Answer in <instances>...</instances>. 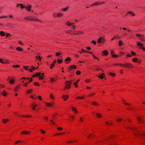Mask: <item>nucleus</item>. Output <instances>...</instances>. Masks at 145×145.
Returning a JSON list of instances; mask_svg holds the SVG:
<instances>
[{
	"instance_id": "nucleus-1",
	"label": "nucleus",
	"mask_w": 145,
	"mask_h": 145,
	"mask_svg": "<svg viewBox=\"0 0 145 145\" xmlns=\"http://www.w3.org/2000/svg\"><path fill=\"white\" fill-rule=\"evenodd\" d=\"M24 18L25 20H26L32 21L40 22H42V21L41 20L37 19L36 17H33L32 16H27L25 17Z\"/></svg>"
},
{
	"instance_id": "nucleus-2",
	"label": "nucleus",
	"mask_w": 145,
	"mask_h": 145,
	"mask_svg": "<svg viewBox=\"0 0 145 145\" xmlns=\"http://www.w3.org/2000/svg\"><path fill=\"white\" fill-rule=\"evenodd\" d=\"M136 37L141 41L145 42V37L144 35L137 34L135 35Z\"/></svg>"
},
{
	"instance_id": "nucleus-3",
	"label": "nucleus",
	"mask_w": 145,
	"mask_h": 145,
	"mask_svg": "<svg viewBox=\"0 0 145 145\" xmlns=\"http://www.w3.org/2000/svg\"><path fill=\"white\" fill-rule=\"evenodd\" d=\"M65 24L67 26L72 27H71L73 30H75L76 29V26L74 25V22H70L69 21H68L65 23Z\"/></svg>"
},
{
	"instance_id": "nucleus-4",
	"label": "nucleus",
	"mask_w": 145,
	"mask_h": 145,
	"mask_svg": "<svg viewBox=\"0 0 145 145\" xmlns=\"http://www.w3.org/2000/svg\"><path fill=\"white\" fill-rule=\"evenodd\" d=\"M20 6H22L20 8L23 9V8H24L26 9L28 11H31V6L30 5H28L27 6H24L23 4L20 5Z\"/></svg>"
},
{
	"instance_id": "nucleus-5",
	"label": "nucleus",
	"mask_w": 145,
	"mask_h": 145,
	"mask_svg": "<svg viewBox=\"0 0 145 145\" xmlns=\"http://www.w3.org/2000/svg\"><path fill=\"white\" fill-rule=\"evenodd\" d=\"M137 45L139 47L140 49H141L145 51V48L144 47L143 44L140 42H137Z\"/></svg>"
},
{
	"instance_id": "nucleus-6",
	"label": "nucleus",
	"mask_w": 145,
	"mask_h": 145,
	"mask_svg": "<svg viewBox=\"0 0 145 145\" xmlns=\"http://www.w3.org/2000/svg\"><path fill=\"white\" fill-rule=\"evenodd\" d=\"M105 40L104 37H101L99 38L97 40V43H100L102 41L103 42H105Z\"/></svg>"
},
{
	"instance_id": "nucleus-7",
	"label": "nucleus",
	"mask_w": 145,
	"mask_h": 145,
	"mask_svg": "<svg viewBox=\"0 0 145 145\" xmlns=\"http://www.w3.org/2000/svg\"><path fill=\"white\" fill-rule=\"evenodd\" d=\"M125 67H127L129 68H133V65L129 63H125Z\"/></svg>"
},
{
	"instance_id": "nucleus-8",
	"label": "nucleus",
	"mask_w": 145,
	"mask_h": 145,
	"mask_svg": "<svg viewBox=\"0 0 145 145\" xmlns=\"http://www.w3.org/2000/svg\"><path fill=\"white\" fill-rule=\"evenodd\" d=\"M137 119L139 123H142L144 121V120L143 118L141 116H138L137 117Z\"/></svg>"
},
{
	"instance_id": "nucleus-9",
	"label": "nucleus",
	"mask_w": 145,
	"mask_h": 145,
	"mask_svg": "<svg viewBox=\"0 0 145 145\" xmlns=\"http://www.w3.org/2000/svg\"><path fill=\"white\" fill-rule=\"evenodd\" d=\"M105 3V2H100L98 1V2H95V3H93V4H92L90 6H97V5H100L104 4Z\"/></svg>"
},
{
	"instance_id": "nucleus-10",
	"label": "nucleus",
	"mask_w": 145,
	"mask_h": 145,
	"mask_svg": "<svg viewBox=\"0 0 145 145\" xmlns=\"http://www.w3.org/2000/svg\"><path fill=\"white\" fill-rule=\"evenodd\" d=\"M69 97V96L68 95H63L61 96L62 98L63 99L64 101L67 100Z\"/></svg>"
},
{
	"instance_id": "nucleus-11",
	"label": "nucleus",
	"mask_w": 145,
	"mask_h": 145,
	"mask_svg": "<svg viewBox=\"0 0 145 145\" xmlns=\"http://www.w3.org/2000/svg\"><path fill=\"white\" fill-rule=\"evenodd\" d=\"M129 14H131L132 16H135V14L134 13V12L133 11H128L126 13V16H127Z\"/></svg>"
},
{
	"instance_id": "nucleus-12",
	"label": "nucleus",
	"mask_w": 145,
	"mask_h": 145,
	"mask_svg": "<svg viewBox=\"0 0 145 145\" xmlns=\"http://www.w3.org/2000/svg\"><path fill=\"white\" fill-rule=\"evenodd\" d=\"M71 109L74 113L76 114H78V112L74 107L73 106H71Z\"/></svg>"
},
{
	"instance_id": "nucleus-13",
	"label": "nucleus",
	"mask_w": 145,
	"mask_h": 145,
	"mask_svg": "<svg viewBox=\"0 0 145 145\" xmlns=\"http://www.w3.org/2000/svg\"><path fill=\"white\" fill-rule=\"evenodd\" d=\"M31 106L32 107V110L33 111H35V108L38 106V105L36 104L33 103L31 105Z\"/></svg>"
},
{
	"instance_id": "nucleus-14",
	"label": "nucleus",
	"mask_w": 145,
	"mask_h": 145,
	"mask_svg": "<svg viewBox=\"0 0 145 145\" xmlns=\"http://www.w3.org/2000/svg\"><path fill=\"white\" fill-rule=\"evenodd\" d=\"M76 68V65H73L70 66V67L68 68L69 71H70L72 69H75Z\"/></svg>"
},
{
	"instance_id": "nucleus-15",
	"label": "nucleus",
	"mask_w": 145,
	"mask_h": 145,
	"mask_svg": "<svg viewBox=\"0 0 145 145\" xmlns=\"http://www.w3.org/2000/svg\"><path fill=\"white\" fill-rule=\"evenodd\" d=\"M108 54V51L107 50H104L102 52L101 55L103 56H106Z\"/></svg>"
},
{
	"instance_id": "nucleus-16",
	"label": "nucleus",
	"mask_w": 145,
	"mask_h": 145,
	"mask_svg": "<svg viewBox=\"0 0 145 145\" xmlns=\"http://www.w3.org/2000/svg\"><path fill=\"white\" fill-rule=\"evenodd\" d=\"M66 33L72 35H75V31H74L72 30H68L66 31Z\"/></svg>"
},
{
	"instance_id": "nucleus-17",
	"label": "nucleus",
	"mask_w": 145,
	"mask_h": 145,
	"mask_svg": "<svg viewBox=\"0 0 145 145\" xmlns=\"http://www.w3.org/2000/svg\"><path fill=\"white\" fill-rule=\"evenodd\" d=\"M18 117L20 118H30L31 117V115H18Z\"/></svg>"
},
{
	"instance_id": "nucleus-18",
	"label": "nucleus",
	"mask_w": 145,
	"mask_h": 145,
	"mask_svg": "<svg viewBox=\"0 0 145 145\" xmlns=\"http://www.w3.org/2000/svg\"><path fill=\"white\" fill-rule=\"evenodd\" d=\"M63 16V14L61 12L58 13L57 14L56 17L57 18H61Z\"/></svg>"
},
{
	"instance_id": "nucleus-19",
	"label": "nucleus",
	"mask_w": 145,
	"mask_h": 145,
	"mask_svg": "<svg viewBox=\"0 0 145 145\" xmlns=\"http://www.w3.org/2000/svg\"><path fill=\"white\" fill-rule=\"evenodd\" d=\"M96 117L98 118H101L102 117V114L99 113H97L96 114Z\"/></svg>"
},
{
	"instance_id": "nucleus-20",
	"label": "nucleus",
	"mask_w": 145,
	"mask_h": 145,
	"mask_svg": "<svg viewBox=\"0 0 145 145\" xmlns=\"http://www.w3.org/2000/svg\"><path fill=\"white\" fill-rule=\"evenodd\" d=\"M57 62V60L56 59H54L51 65L50 66V68L51 69H52L53 67L55 66V64Z\"/></svg>"
},
{
	"instance_id": "nucleus-21",
	"label": "nucleus",
	"mask_w": 145,
	"mask_h": 145,
	"mask_svg": "<svg viewBox=\"0 0 145 145\" xmlns=\"http://www.w3.org/2000/svg\"><path fill=\"white\" fill-rule=\"evenodd\" d=\"M78 52H79L80 53H82V52H83L84 53L85 52H86L90 54H93V52H91L88 51H86L85 50H84L83 49H82V50L79 52V51H78Z\"/></svg>"
},
{
	"instance_id": "nucleus-22",
	"label": "nucleus",
	"mask_w": 145,
	"mask_h": 145,
	"mask_svg": "<svg viewBox=\"0 0 145 145\" xmlns=\"http://www.w3.org/2000/svg\"><path fill=\"white\" fill-rule=\"evenodd\" d=\"M92 104L93 106H100V104L99 103L96 101L93 102Z\"/></svg>"
},
{
	"instance_id": "nucleus-23",
	"label": "nucleus",
	"mask_w": 145,
	"mask_h": 145,
	"mask_svg": "<svg viewBox=\"0 0 145 145\" xmlns=\"http://www.w3.org/2000/svg\"><path fill=\"white\" fill-rule=\"evenodd\" d=\"M49 98L52 100H54L55 99L54 95L52 93H51L50 94Z\"/></svg>"
},
{
	"instance_id": "nucleus-24",
	"label": "nucleus",
	"mask_w": 145,
	"mask_h": 145,
	"mask_svg": "<svg viewBox=\"0 0 145 145\" xmlns=\"http://www.w3.org/2000/svg\"><path fill=\"white\" fill-rule=\"evenodd\" d=\"M10 121V120L8 119H3L2 120V121L3 123H6Z\"/></svg>"
},
{
	"instance_id": "nucleus-25",
	"label": "nucleus",
	"mask_w": 145,
	"mask_h": 145,
	"mask_svg": "<svg viewBox=\"0 0 145 145\" xmlns=\"http://www.w3.org/2000/svg\"><path fill=\"white\" fill-rule=\"evenodd\" d=\"M71 58L69 57H68L66 58L65 60V63L66 64H68L69 62H69L71 61Z\"/></svg>"
},
{
	"instance_id": "nucleus-26",
	"label": "nucleus",
	"mask_w": 145,
	"mask_h": 145,
	"mask_svg": "<svg viewBox=\"0 0 145 145\" xmlns=\"http://www.w3.org/2000/svg\"><path fill=\"white\" fill-rule=\"evenodd\" d=\"M84 34V33L82 31H75V35H82Z\"/></svg>"
},
{
	"instance_id": "nucleus-27",
	"label": "nucleus",
	"mask_w": 145,
	"mask_h": 145,
	"mask_svg": "<svg viewBox=\"0 0 145 145\" xmlns=\"http://www.w3.org/2000/svg\"><path fill=\"white\" fill-rule=\"evenodd\" d=\"M29 134H30L31 133H29L28 132L25 131H22L21 133V135H27Z\"/></svg>"
},
{
	"instance_id": "nucleus-28",
	"label": "nucleus",
	"mask_w": 145,
	"mask_h": 145,
	"mask_svg": "<svg viewBox=\"0 0 145 145\" xmlns=\"http://www.w3.org/2000/svg\"><path fill=\"white\" fill-rule=\"evenodd\" d=\"M45 103L46 107H50L52 106V104L50 103L45 102Z\"/></svg>"
},
{
	"instance_id": "nucleus-29",
	"label": "nucleus",
	"mask_w": 145,
	"mask_h": 145,
	"mask_svg": "<svg viewBox=\"0 0 145 145\" xmlns=\"http://www.w3.org/2000/svg\"><path fill=\"white\" fill-rule=\"evenodd\" d=\"M108 74L110 76L112 77H114L116 76V73L114 72H109Z\"/></svg>"
},
{
	"instance_id": "nucleus-30",
	"label": "nucleus",
	"mask_w": 145,
	"mask_h": 145,
	"mask_svg": "<svg viewBox=\"0 0 145 145\" xmlns=\"http://www.w3.org/2000/svg\"><path fill=\"white\" fill-rule=\"evenodd\" d=\"M70 88V85H69L68 84H66L65 87L64 88V90H65L66 89H69Z\"/></svg>"
},
{
	"instance_id": "nucleus-31",
	"label": "nucleus",
	"mask_w": 145,
	"mask_h": 145,
	"mask_svg": "<svg viewBox=\"0 0 145 145\" xmlns=\"http://www.w3.org/2000/svg\"><path fill=\"white\" fill-rule=\"evenodd\" d=\"M105 75V74L104 73H102L101 75L98 76V78H100L101 79H103L105 77L104 76Z\"/></svg>"
},
{
	"instance_id": "nucleus-32",
	"label": "nucleus",
	"mask_w": 145,
	"mask_h": 145,
	"mask_svg": "<svg viewBox=\"0 0 145 145\" xmlns=\"http://www.w3.org/2000/svg\"><path fill=\"white\" fill-rule=\"evenodd\" d=\"M113 124L111 121H106L105 122V124L108 125H111Z\"/></svg>"
},
{
	"instance_id": "nucleus-33",
	"label": "nucleus",
	"mask_w": 145,
	"mask_h": 145,
	"mask_svg": "<svg viewBox=\"0 0 145 145\" xmlns=\"http://www.w3.org/2000/svg\"><path fill=\"white\" fill-rule=\"evenodd\" d=\"M91 79H89V78L86 79L85 80V82L86 83H89L90 82H91Z\"/></svg>"
},
{
	"instance_id": "nucleus-34",
	"label": "nucleus",
	"mask_w": 145,
	"mask_h": 145,
	"mask_svg": "<svg viewBox=\"0 0 145 145\" xmlns=\"http://www.w3.org/2000/svg\"><path fill=\"white\" fill-rule=\"evenodd\" d=\"M4 61H5V64H9L10 63L8 59H5Z\"/></svg>"
},
{
	"instance_id": "nucleus-35",
	"label": "nucleus",
	"mask_w": 145,
	"mask_h": 145,
	"mask_svg": "<svg viewBox=\"0 0 145 145\" xmlns=\"http://www.w3.org/2000/svg\"><path fill=\"white\" fill-rule=\"evenodd\" d=\"M33 91L32 89H29L26 91V93L27 94H29L31 93Z\"/></svg>"
},
{
	"instance_id": "nucleus-36",
	"label": "nucleus",
	"mask_w": 145,
	"mask_h": 145,
	"mask_svg": "<svg viewBox=\"0 0 145 145\" xmlns=\"http://www.w3.org/2000/svg\"><path fill=\"white\" fill-rule=\"evenodd\" d=\"M76 142V140H71L68 141L67 142V144H69L70 143H73Z\"/></svg>"
},
{
	"instance_id": "nucleus-37",
	"label": "nucleus",
	"mask_w": 145,
	"mask_h": 145,
	"mask_svg": "<svg viewBox=\"0 0 145 145\" xmlns=\"http://www.w3.org/2000/svg\"><path fill=\"white\" fill-rule=\"evenodd\" d=\"M15 80L14 79H10L9 82V83L11 84H12L14 83Z\"/></svg>"
},
{
	"instance_id": "nucleus-38",
	"label": "nucleus",
	"mask_w": 145,
	"mask_h": 145,
	"mask_svg": "<svg viewBox=\"0 0 145 145\" xmlns=\"http://www.w3.org/2000/svg\"><path fill=\"white\" fill-rule=\"evenodd\" d=\"M20 86H17L14 88V90L15 92H17L18 91V89H20Z\"/></svg>"
},
{
	"instance_id": "nucleus-39",
	"label": "nucleus",
	"mask_w": 145,
	"mask_h": 145,
	"mask_svg": "<svg viewBox=\"0 0 145 145\" xmlns=\"http://www.w3.org/2000/svg\"><path fill=\"white\" fill-rule=\"evenodd\" d=\"M96 94V93L95 92L92 93L88 95V96L89 97H91L95 95Z\"/></svg>"
},
{
	"instance_id": "nucleus-40",
	"label": "nucleus",
	"mask_w": 145,
	"mask_h": 145,
	"mask_svg": "<svg viewBox=\"0 0 145 145\" xmlns=\"http://www.w3.org/2000/svg\"><path fill=\"white\" fill-rule=\"evenodd\" d=\"M69 7H67L65 8H62V10L63 11L65 12V11H67L68 10V9H69Z\"/></svg>"
},
{
	"instance_id": "nucleus-41",
	"label": "nucleus",
	"mask_w": 145,
	"mask_h": 145,
	"mask_svg": "<svg viewBox=\"0 0 145 145\" xmlns=\"http://www.w3.org/2000/svg\"><path fill=\"white\" fill-rule=\"evenodd\" d=\"M2 94L3 96L5 97L7 95L6 91H4L2 92Z\"/></svg>"
},
{
	"instance_id": "nucleus-42",
	"label": "nucleus",
	"mask_w": 145,
	"mask_h": 145,
	"mask_svg": "<svg viewBox=\"0 0 145 145\" xmlns=\"http://www.w3.org/2000/svg\"><path fill=\"white\" fill-rule=\"evenodd\" d=\"M22 143V141L21 140H19L15 141L14 142V144L15 145H16L18 143Z\"/></svg>"
},
{
	"instance_id": "nucleus-43",
	"label": "nucleus",
	"mask_w": 145,
	"mask_h": 145,
	"mask_svg": "<svg viewBox=\"0 0 145 145\" xmlns=\"http://www.w3.org/2000/svg\"><path fill=\"white\" fill-rule=\"evenodd\" d=\"M16 50L19 51H23V49L20 47H17L16 48Z\"/></svg>"
},
{
	"instance_id": "nucleus-44",
	"label": "nucleus",
	"mask_w": 145,
	"mask_h": 145,
	"mask_svg": "<svg viewBox=\"0 0 145 145\" xmlns=\"http://www.w3.org/2000/svg\"><path fill=\"white\" fill-rule=\"evenodd\" d=\"M84 96L82 97L78 96L75 98V99H82L84 98Z\"/></svg>"
},
{
	"instance_id": "nucleus-45",
	"label": "nucleus",
	"mask_w": 145,
	"mask_h": 145,
	"mask_svg": "<svg viewBox=\"0 0 145 145\" xmlns=\"http://www.w3.org/2000/svg\"><path fill=\"white\" fill-rule=\"evenodd\" d=\"M79 121L80 122H82L84 121V119L82 117H80L79 118Z\"/></svg>"
},
{
	"instance_id": "nucleus-46",
	"label": "nucleus",
	"mask_w": 145,
	"mask_h": 145,
	"mask_svg": "<svg viewBox=\"0 0 145 145\" xmlns=\"http://www.w3.org/2000/svg\"><path fill=\"white\" fill-rule=\"evenodd\" d=\"M35 57L37 59H39L40 61H41V59L42 58V57H41L40 56H36Z\"/></svg>"
},
{
	"instance_id": "nucleus-47",
	"label": "nucleus",
	"mask_w": 145,
	"mask_h": 145,
	"mask_svg": "<svg viewBox=\"0 0 145 145\" xmlns=\"http://www.w3.org/2000/svg\"><path fill=\"white\" fill-rule=\"evenodd\" d=\"M132 61L134 62H137L138 61V59L136 57L132 59Z\"/></svg>"
},
{
	"instance_id": "nucleus-48",
	"label": "nucleus",
	"mask_w": 145,
	"mask_h": 145,
	"mask_svg": "<svg viewBox=\"0 0 145 145\" xmlns=\"http://www.w3.org/2000/svg\"><path fill=\"white\" fill-rule=\"evenodd\" d=\"M61 53H62V52H56L55 53L56 56V57L59 56H60V55H61Z\"/></svg>"
},
{
	"instance_id": "nucleus-49",
	"label": "nucleus",
	"mask_w": 145,
	"mask_h": 145,
	"mask_svg": "<svg viewBox=\"0 0 145 145\" xmlns=\"http://www.w3.org/2000/svg\"><path fill=\"white\" fill-rule=\"evenodd\" d=\"M5 33L3 32V31H0V35H1L2 36H5Z\"/></svg>"
},
{
	"instance_id": "nucleus-50",
	"label": "nucleus",
	"mask_w": 145,
	"mask_h": 145,
	"mask_svg": "<svg viewBox=\"0 0 145 145\" xmlns=\"http://www.w3.org/2000/svg\"><path fill=\"white\" fill-rule=\"evenodd\" d=\"M12 67L14 68H19L20 67V66L19 65H13L12 66Z\"/></svg>"
},
{
	"instance_id": "nucleus-51",
	"label": "nucleus",
	"mask_w": 145,
	"mask_h": 145,
	"mask_svg": "<svg viewBox=\"0 0 145 145\" xmlns=\"http://www.w3.org/2000/svg\"><path fill=\"white\" fill-rule=\"evenodd\" d=\"M123 42L121 40H120L118 42V45L119 46H121L123 45Z\"/></svg>"
},
{
	"instance_id": "nucleus-52",
	"label": "nucleus",
	"mask_w": 145,
	"mask_h": 145,
	"mask_svg": "<svg viewBox=\"0 0 145 145\" xmlns=\"http://www.w3.org/2000/svg\"><path fill=\"white\" fill-rule=\"evenodd\" d=\"M35 86H40V84L38 82H35L33 84Z\"/></svg>"
},
{
	"instance_id": "nucleus-53",
	"label": "nucleus",
	"mask_w": 145,
	"mask_h": 145,
	"mask_svg": "<svg viewBox=\"0 0 145 145\" xmlns=\"http://www.w3.org/2000/svg\"><path fill=\"white\" fill-rule=\"evenodd\" d=\"M40 131L42 134H44L46 133L45 131L43 129H41Z\"/></svg>"
},
{
	"instance_id": "nucleus-54",
	"label": "nucleus",
	"mask_w": 145,
	"mask_h": 145,
	"mask_svg": "<svg viewBox=\"0 0 145 145\" xmlns=\"http://www.w3.org/2000/svg\"><path fill=\"white\" fill-rule=\"evenodd\" d=\"M124 54H125V53L124 52H121L119 53L120 55L118 56V57H119L122 56L123 55H124Z\"/></svg>"
},
{
	"instance_id": "nucleus-55",
	"label": "nucleus",
	"mask_w": 145,
	"mask_h": 145,
	"mask_svg": "<svg viewBox=\"0 0 145 145\" xmlns=\"http://www.w3.org/2000/svg\"><path fill=\"white\" fill-rule=\"evenodd\" d=\"M0 63L2 64H5L4 60L3 59L1 58H0Z\"/></svg>"
},
{
	"instance_id": "nucleus-56",
	"label": "nucleus",
	"mask_w": 145,
	"mask_h": 145,
	"mask_svg": "<svg viewBox=\"0 0 145 145\" xmlns=\"http://www.w3.org/2000/svg\"><path fill=\"white\" fill-rule=\"evenodd\" d=\"M123 120L122 118H119L116 119V121L117 122H121Z\"/></svg>"
},
{
	"instance_id": "nucleus-57",
	"label": "nucleus",
	"mask_w": 145,
	"mask_h": 145,
	"mask_svg": "<svg viewBox=\"0 0 145 145\" xmlns=\"http://www.w3.org/2000/svg\"><path fill=\"white\" fill-rule=\"evenodd\" d=\"M92 54L93 57L95 59H96L98 60H99V59L98 57H96L95 55L93 54Z\"/></svg>"
},
{
	"instance_id": "nucleus-58",
	"label": "nucleus",
	"mask_w": 145,
	"mask_h": 145,
	"mask_svg": "<svg viewBox=\"0 0 145 145\" xmlns=\"http://www.w3.org/2000/svg\"><path fill=\"white\" fill-rule=\"evenodd\" d=\"M29 82H27L26 83H25L23 84V86L24 87H26L28 86V85L29 84Z\"/></svg>"
},
{
	"instance_id": "nucleus-59",
	"label": "nucleus",
	"mask_w": 145,
	"mask_h": 145,
	"mask_svg": "<svg viewBox=\"0 0 145 145\" xmlns=\"http://www.w3.org/2000/svg\"><path fill=\"white\" fill-rule=\"evenodd\" d=\"M122 29L123 30H127V31L128 32H131V30H130V29H127V28H126L125 27H123V28H122Z\"/></svg>"
},
{
	"instance_id": "nucleus-60",
	"label": "nucleus",
	"mask_w": 145,
	"mask_h": 145,
	"mask_svg": "<svg viewBox=\"0 0 145 145\" xmlns=\"http://www.w3.org/2000/svg\"><path fill=\"white\" fill-rule=\"evenodd\" d=\"M70 118L72 120H74L75 118V116L73 115H71L70 116Z\"/></svg>"
},
{
	"instance_id": "nucleus-61",
	"label": "nucleus",
	"mask_w": 145,
	"mask_h": 145,
	"mask_svg": "<svg viewBox=\"0 0 145 145\" xmlns=\"http://www.w3.org/2000/svg\"><path fill=\"white\" fill-rule=\"evenodd\" d=\"M81 73V72L80 71H76V74L77 75H79Z\"/></svg>"
},
{
	"instance_id": "nucleus-62",
	"label": "nucleus",
	"mask_w": 145,
	"mask_h": 145,
	"mask_svg": "<svg viewBox=\"0 0 145 145\" xmlns=\"http://www.w3.org/2000/svg\"><path fill=\"white\" fill-rule=\"evenodd\" d=\"M112 56L115 58H117L118 57H119L118 56L115 54H112Z\"/></svg>"
},
{
	"instance_id": "nucleus-63",
	"label": "nucleus",
	"mask_w": 145,
	"mask_h": 145,
	"mask_svg": "<svg viewBox=\"0 0 145 145\" xmlns=\"http://www.w3.org/2000/svg\"><path fill=\"white\" fill-rule=\"evenodd\" d=\"M37 98L40 101H42V98L41 96L40 95L38 96Z\"/></svg>"
},
{
	"instance_id": "nucleus-64",
	"label": "nucleus",
	"mask_w": 145,
	"mask_h": 145,
	"mask_svg": "<svg viewBox=\"0 0 145 145\" xmlns=\"http://www.w3.org/2000/svg\"><path fill=\"white\" fill-rule=\"evenodd\" d=\"M57 130H62L63 129V128L61 127H57Z\"/></svg>"
}]
</instances>
